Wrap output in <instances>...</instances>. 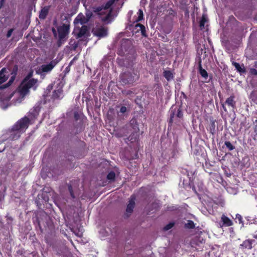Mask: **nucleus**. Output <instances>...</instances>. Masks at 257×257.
Masks as SVG:
<instances>
[{"label":"nucleus","instance_id":"f257e3e1","mask_svg":"<svg viewBox=\"0 0 257 257\" xmlns=\"http://www.w3.org/2000/svg\"><path fill=\"white\" fill-rule=\"evenodd\" d=\"M30 122V119L26 116L18 120L9 130L11 134L9 139L11 140L18 139L20 137L21 134L24 133L28 128Z\"/></svg>","mask_w":257,"mask_h":257},{"label":"nucleus","instance_id":"f03ea898","mask_svg":"<svg viewBox=\"0 0 257 257\" xmlns=\"http://www.w3.org/2000/svg\"><path fill=\"white\" fill-rule=\"evenodd\" d=\"M70 26L69 24H63L62 25L57 27L58 40L57 46L58 47H60L67 41L70 32Z\"/></svg>","mask_w":257,"mask_h":257},{"label":"nucleus","instance_id":"7ed1b4c3","mask_svg":"<svg viewBox=\"0 0 257 257\" xmlns=\"http://www.w3.org/2000/svg\"><path fill=\"white\" fill-rule=\"evenodd\" d=\"M139 78V74L134 72H124L120 76V82L123 85L133 84Z\"/></svg>","mask_w":257,"mask_h":257},{"label":"nucleus","instance_id":"20e7f679","mask_svg":"<svg viewBox=\"0 0 257 257\" xmlns=\"http://www.w3.org/2000/svg\"><path fill=\"white\" fill-rule=\"evenodd\" d=\"M37 82L38 80L34 78L26 81L25 82L24 80H22L19 87V92L21 95L25 96L28 94L30 92L29 89L34 86Z\"/></svg>","mask_w":257,"mask_h":257},{"label":"nucleus","instance_id":"39448f33","mask_svg":"<svg viewBox=\"0 0 257 257\" xmlns=\"http://www.w3.org/2000/svg\"><path fill=\"white\" fill-rule=\"evenodd\" d=\"M60 60L58 58L52 60L49 64H43L41 66V70L42 72H49L59 63Z\"/></svg>","mask_w":257,"mask_h":257},{"label":"nucleus","instance_id":"423d86ee","mask_svg":"<svg viewBox=\"0 0 257 257\" xmlns=\"http://www.w3.org/2000/svg\"><path fill=\"white\" fill-rule=\"evenodd\" d=\"M135 200L136 196L134 195H132L126 209V213L128 214L127 216H129L134 211L135 206Z\"/></svg>","mask_w":257,"mask_h":257},{"label":"nucleus","instance_id":"0eeeda50","mask_svg":"<svg viewBox=\"0 0 257 257\" xmlns=\"http://www.w3.org/2000/svg\"><path fill=\"white\" fill-rule=\"evenodd\" d=\"M85 15L86 18H85L83 15L80 17V15H79L75 19V21L77 20L79 21L81 24L86 23L92 17L93 13L90 11H87L85 13Z\"/></svg>","mask_w":257,"mask_h":257},{"label":"nucleus","instance_id":"6e6552de","mask_svg":"<svg viewBox=\"0 0 257 257\" xmlns=\"http://www.w3.org/2000/svg\"><path fill=\"white\" fill-rule=\"evenodd\" d=\"M94 36L101 38L106 37L107 35V30L104 27H100L96 28L93 32Z\"/></svg>","mask_w":257,"mask_h":257},{"label":"nucleus","instance_id":"1a4fd4ad","mask_svg":"<svg viewBox=\"0 0 257 257\" xmlns=\"http://www.w3.org/2000/svg\"><path fill=\"white\" fill-rule=\"evenodd\" d=\"M255 240L254 239H246L243 241V242L240 244L239 247L241 249H247L250 250L252 249L253 244H254Z\"/></svg>","mask_w":257,"mask_h":257},{"label":"nucleus","instance_id":"9d476101","mask_svg":"<svg viewBox=\"0 0 257 257\" xmlns=\"http://www.w3.org/2000/svg\"><path fill=\"white\" fill-rule=\"evenodd\" d=\"M18 66L17 65L15 66L13 69L12 74H14L10 78L8 82L5 84L3 85V87L2 88H7L9 86H10L13 82H14V80L15 79L16 75L17 74V72L18 71Z\"/></svg>","mask_w":257,"mask_h":257},{"label":"nucleus","instance_id":"9b49d317","mask_svg":"<svg viewBox=\"0 0 257 257\" xmlns=\"http://www.w3.org/2000/svg\"><path fill=\"white\" fill-rule=\"evenodd\" d=\"M50 8V6H45L41 10L39 15L40 19L44 20L46 18L48 15Z\"/></svg>","mask_w":257,"mask_h":257},{"label":"nucleus","instance_id":"f8f14e48","mask_svg":"<svg viewBox=\"0 0 257 257\" xmlns=\"http://www.w3.org/2000/svg\"><path fill=\"white\" fill-rule=\"evenodd\" d=\"M221 221L222 223V226L228 227L233 225L232 221L224 214L221 216Z\"/></svg>","mask_w":257,"mask_h":257},{"label":"nucleus","instance_id":"ddd939ff","mask_svg":"<svg viewBox=\"0 0 257 257\" xmlns=\"http://www.w3.org/2000/svg\"><path fill=\"white\" fill-rule=\"evenodd\" d=\"M88 29L87 26H82L80 29L78 30V32L76 34V38L79 39L86 35Z\"/></svg>","mask_w":257,"mask_h":257},{"label":"nucleus","instance_id":"4468645a","mask_svg":"<svg viewBox=\"0 0 257 257\" xmlns=\"http://www.w3.org/2000/svg\"><path fill=\"white\" fill-rule=\"evenodd\" d=\"M135 29L136 30V32H141L142 35L144 37H147V34L146 31L145 27L141 24H136L135 25Z\"/></svg>","mask_w":257,"mask_h":257},{"label":"nucleus","instance_id":"2eb2a0df","mask_svg":"<svg viewBox=\"0 0 257 257\" xmlns=\"http://www.w3.org/2000/svg\"><path fill=\"white\" fill-rule=\"evenodd\" d=\"M6 69L5 68H3L0 71V89H4L5 88H2L3 87V85L2 84L4 82H5L7 80V77L4 74V73L6 72Z\"/></svg>","mask_w":257,"mask_h":257},{"label":"nucleus","instance_id":"dca6fc26","mask_svg":"<svg viewBox=\"0 0 257 257\" xmlns=\"http://www.w3.org/2000/svg\"><path fill=\"white\" fill-rule=\"evenodd\" d=\"M139 135L138 134V132H134L132 133V134L127 138V140L128 142L131 143H135L138 141L139 139Z\"/></svg>","mask_w":257,"mask_h":257},{"label":"nucleus","instance_id":"f3484780","mask_svg":"<svg viewBox=\"0 0 257 257\" xmlns=\"http://www.w3.org/2000/svg\"><path fill=\"white\" fill-rule=\"evenodd\" d=\"M130 125L134 130V132H139V124L136 118H133L130 121Z\"/></svg>","mask_w":257,"mask_h":257},{"label":"nucleus","instance_id":"a211bd4d","mask_svg":"<svg viewBox=\"0 0 257 257\" xmlns=\"http://www.w3.org/2000/svg\"><path fill=\"white\" fill-rule=\"evenodd\" d=\"M63 93V90L61 89H58L55 90L52 93V98L53 99H59L61 95Z\"/></svg>","mask_w":257,"mask_h":257},{"label":"nucleus","instance_id":"6ab92c4d","mask_svg":"<svg viewBox=\"0 0 257 257\" xmlns=\"http://www.w3.org/2000/svg\"><path fill=\"white\" fill-rule=\"evenodd\" d=\"M163 76L168 81L172 80L174 78L173 73L170 70H165L163 72Z\"/></svg>","mask_w":257,"mask_h":257},{"label":"nucleus","instance_id":"aec40b11","mask_svg":"<svg viewBox=\"0 0 257 257\" xmlns=\"http://www.w3.org/2000/svg\"><path fill=\"white\" fill-rule=\"evenodd\" d=\"M208 19L207 16L206 15H203L201 18V20L199 22V27L200 29L202 30L205 28V24L207 22Z\"/></svg>","mask_w":257,"mask_h":257},{"label":"nucleus","instance_id":"412c9836","mask_svg":"<svg viewBox=\"0 0 257 257\" xmlns=\"http://www.w3.org/2000/svg\"><path fill=\"white\" fill-rule=\"evenodd\" d=\"M225 103L228 106L232 107L233 108L235 106V101L234 100V96H231L225 101Z\"/></svg>","mask_w":257,"mask_h":257},{"label":"nucleus","instance_id":"4be33fe9","mask_svg":"<svg viewBox=\"0 0 257 257\" xmlns=\"http://www.w3.org/2000/svg\"><path fill=\"white\" fill-rule=\"evenodd\" d=\"M176 118V107H172L170 110V122L173 121L174 119Z\"/></svg>","mask_w":257,"mask_h":257},{"label":"nucleus","instance_id":"5701e85b","mask_svg":"<svg viewBox=\"0 0 257 257\" xmlns=\"http://www.w3.org/2000/svg\"><path fill=\"white\" fill-rule=\"evenodd\" d=\"M232 64L235 67V69L240 73H244L245 72V70L243 66L242 67L239 63L234 62H232Z\"/></svg>","mask_w":257,"mask_h":257},{"label":"nucleus","instance_id":"b1692460","mask_svg":"<svg viewBox=\"0 0 257 257\" xmlns=\"http://www.w3.org/2000/svg\"><path fill=\"white\" fill-rule=\"evenodd\" d=\"M199 73H200V75L202 76V77L206 79L208 77V73L205 69L202 68L201 64V61H200L199 63Z\"/></svg>","mask_w":257,"mask_h":257},{"label":"nucleus","instance_id":"393cba45","mask_svg":"<svg viewBox=\"0 0 257 257\" xmlns=\"http://www.w3.org/2000/svg\"><path fill=\"white\" fill-rule=\"evenodd\" d=\"M102 10H104V9L103 8V6H102L93 8V12L99 16L102 15L103 14V13L101 12Z\"/></svg>","mask_w":257,"mask_h":257},{"label":"nucleus","instance_id":"a878e982","mask_svg":"<svg viewBox=\"0 0 257 257\" xmlns=\"http://www.w3.org/2000/svg\"><path fill=\"white\" fill-rule=\"evenodd\" d=\"M115 0H109L104 5H102L104 10H107L110 8L111 6L114 3Z\"/></svg>","mask_w":257,"mask_h":257},{"label":"nucleus","instance_id":"bb28decb","mask_svg":"<svg viewBox=\"0 0 257 257\" xmlns=\"http://www.w3.org/2000/svg\"><path fill=\"white\" fill-rule=\"evenodd\" d=\"M137 15H138V17L136 18V19L135 20V21L136 22H140L143 19V18H144L143 11L141 9H140L137 13Z\"/></svg>","mask_w":257,"mask_h":257},{"label":"nucleus","instance_id":"cd10ccee","mask_svg":"<svg viewBox=\"0 0 257 257\" xmlns=\"http://www.w3.org/2000/svg\"><path fill=\"white\" fill-rule=\"evenodd\" d=\"M107 179L110 181H114L115 178V174L113 171L110 172L107 175Z\"/></svg>","mask_w":257,"mask_h":257},{"label":"nucleus","instance_id":"c85d7f7f","mask_svg":"<svg viewBox=\"0 0 257 257\" xmlns=\"http://www.w3.org/2000/svg\"><path fill=\"white\" fill-rule=\"evenodd\" d=\"M69 45H71L72 49L74 51L76 50L78 46V44L75 41L71 39L69 42Z\"/></svg>","mask_w":257,"mask_h":257},{"label":"nucleus","instance_id":"c756f323","mask_svg":"<svg viewBox=\"0 0 257 257\" xmlns=\"http://www.w3.org/2000/svg\"><path fill=\"white\" fill-rule=\"evenodd\" d=\"M185 227L187 228H194L195 227V224L193 221L188 220L187 222L185 224Z\"/></svg>","mask_w":257,"mask_h":257},{"label":"nucleus","instance_id":"7c9ffc66","mask_svg":"<svg viewBox=\"0 0 257 257\" xmlns=\"http://www.w3.org/2000/svg\"><path fill=\"white\" fill-rule=\"evenodd\" d=\"M176 118H180L183 116V113H182L181 110L179 108L176 107Z\"/></svg>","mask_w":257,"mask_h":257},{"label":"nucleus","instance_id":"2f4dec72","mask_svg":"<svg viewBox=\"0 0 257 257\" xmlns=\"http://www.w3.org/2000/svg\"><path fill=\"white\" fill-rule=\"evenodd\" d=\"M224 145L229 149V151H232L234 149V147L229 141L225 142Z\"/></svg>","mask_w":257,"mask_h":257},{"label":"nucleus","instance_id":"473e14b6","mask_svg":"<svg viewBox=\"0 0 257 257\" xmlns=\"http://www.w3.org/2000/svg\"><path fill=\"white\" fill-rule=\"evenodd\" d=\"M33 71H30L28 74L26 76V77L24 78L23 80H24V82L26 81L31 80L32 78L31 77L33 76Z\"/></svg>","mask_w":257,"mask_h":257},{"label":"nucleus","instance_id":"72a5a7b5","mask_svg":"<svg viewBox=\"0 0 257 257\" xmlns=\"http://www.w3.org/2000/svg\"><path fill=\"white\" fill-rule=\"evenodd\" d=\"M235 219L238 220V222L239 224H241L243 226V221L241 215L236 214Z\"/></svg>","mask_w":257,"mask_h":257},{"label":"nucleus","instance_id":"f704fd0d","mask_svg":"<svg viewBox=\"0 0 257 257\" xmlns=\"http://www.w3.org/2000/svg\"><path fill=\"white\" fill-rule=\"evenodd\" d=\"M174 222H170L167 225H166L165 226H164L163 229L166 231L170 229L171 228H172L174 226Z\"/></svg>","mask_w":257,"mask_h":257},{"label":"nucleus","instance_id":"c9c22d12","mask_svg":"<svg viewBox=\"0 0 257 257\" xmlns=\"http://www.w3.org/2000/svg\"><path fill=\"white\" fill-rule=\"evenodd\" d=\"M68 190H69V192L70 193V194L71 197L73 199L75 198L76 197L74 195V193L73 190V188L71 185H69L68 186Z\"/></svg>","mask_w":257,"mask_h":257},{"label":"nucleus","instance_id":"e433bc0d","mask_svg":"<svg viewBox=\"0 0 257 257\" xmlns=\"http://www.w3.org/2000/svg\"><path fill=\"white\" fill-rule=\"evenodd\" d=\"M127 111V108L124 106H122L120 108L119 111L118 112V115H119V113H121L122 114H124Z\"/></svg>","mask_w":257,"mask_h":257},{"label":"nucleus","instance_id":"4c0bfd02","mask_svg":"<svg viewBox=\"0 0 257 257\" xmlns=\"http://www.w3.org/2000/svg\"><path fill=\"white\" fill-rule=\"evenodd\" d=\"M74 117L75 120H78L80 119V115L78 112L75 111L74 113Z\"/></svg>","mask_w":257,"mask_h":257},{"label":"nucleus","instance_id":"58836bf2","mask_svg":"<svg viewBox=\"0 0 257 257\" xmlns=\"http://www.w3.org/2000/svg\"><path fill=\"white\" fill-rule=\"evenodd\" d=\"M122 92L123 94H124L125 95H131V96L132 94H134V93L130 90H127V91H122Z\"/></svg>","mask_w":257,"mask_h":257},{"label":"nucleus","instance_id":"ea45409f","mask_svg":"<svg viewBox=\"0 0 257 257\" xmlns=\"http://www.w3.org/2000/svg\"><path fill=\"white\" fill-rule=\"evenodd\" d=\"M249 72L252 75H257V70L254 68H250L249 70Z\"/></svg>","mask_w":257,"mask_h":257},{"label":"nucleus","instance_id":"a19ab883","mask_svg":"<svg viewBox=\"0 0 257 257\" xmlns=\"http://www.w3.org/2000/svg\"><path fill=\"white\" fill-rule=\"evenodd\" d=\"M13 29H10L8 31V33L7 34V38H10L11 35H12V34L13 33Z\"/></svg>","mask_w":257,"mask_h":257},{"label":"nucleus","instance_id":"79ce46f5","mask_svg":"<svg viewBox=\"0 0 257 257\" xmlns=\"http://www.w3.org/2000/svg\"><path fill=\"white\" fill-rule=\"evenodd\" d=\"M172 27L171 25H169L168 27L167 30L165 32L166 34H169L171 31Z\"/></svg>","mask_w":257,"mask_h":257},{"label":"nucleus","instance_id":"37998d69","mask_svg":"<svg viewBox=\"0 0 257 257\" xmlns=\"http://www.w3.org/2000/svg\"><path fill=\"white\" fill-rule=\"evenodd\" d=\"M52 31L54 34V36H55V37H56L57 35L56 30L55 29V28H52Z\"/></svg>","mask_w":257,"mask_h":257},{"label":"nucleus","instance_id":"c03bdc74","mask_svg":"<svg viewBox=\"0 0 257 257\" xmlns=\"http://www.w3.org/2000/svg\"><path fill=\"white\" fill-rule=\"evenodd\" d=\"M253 238L256 239L254 244H257V231H256L253 235Z\"/></svg>","mask_w":257,"mask_h":257},{"label":"nucleus","instance_id":"a18cd8bd","mask_svg":"<svg viewBox=\"0 0 257 257\" xmlns=\"http://www.w3.org/2000/svg\"><path fill=\"white\" fill-rule=\"evenodd\" d=\"M167 40V38H165L164 37H162V41H166Z\"/></svg>","mask_w":257,"mask_h":257},{"label":"nucleus","instance_id":"49530a36","mask_svg":"<svg viewBox=\"0 0 257 257\" xmlns=\"http://www.w3.org/2000/svg\"><path fill=\"white\" fill-rule=\"evenodd\" d=\"M222 108H223V109H224V110L225 111H227L226 108V107H225V106H224V104H222Z\"/></svg>","mask_w":257,"mask_h":257},{"label":"nucleus","instance_id":"de8ad7c7","mask_svg":"<svg viewBox=\"0 0 257 257\" xmlns=\"http://www.w3.org/2000/svg\"><path fill=\"white\" fill-rule=\"evenodd\" d=\"M155 81H156L157 82H159V78H158V77H156V76H155Z\"/></svg>","mask_w":257,"mask_h":257},{"label":"nucleus","instance_id":"09e8293b","mask_svg":"<svg viewBox=\"0 0 257 257\" xmlns=\"http://www.w3.org/2000/svg\"><path fill=\"white\" fill-rule=\"evenodd\" d=\"M162 51H163V50H162ZM163 52L164 53H167L169 52V50L166 49V51H163Z\"/></svg>","mask_w":257,"mask_h":257},{"label":"nucleus","instance_id":"8fccbe9b","mask_svg":"<svg viewBox=\"0 0 257 257\" xmlns=\"http://www.w3.org/2000/svg\"><path fill=\"white\" fill-rule=\"evenodd\" d=\"M4 1H5V0H1V6L3 5Z\"/></svg>","mask_w":257,"mask_h":257},{"label":"nucleus","instance_id":"3c124183","mask_svg":"<svg viewBox=\"0 0 257 257\" xmlns=\"http://www.w3.org/2000/svg\"><path fill=\"white\" fill-rule=\"evenodd\" d=\"M113 111V109H110L109 110V112H112V111Z\"/></svg>","mask_w":257,"mask_h":257},{"label":"nucleus","instance_id":"603ef678","mask_svg":"<svg viewBox=\"0 0 257 257\" xmlns=\"http://www.w3.org/2000/svg\"><path fill=\"white\" fill-rule=\"evenodd\" d=\"M5 149L1 150L0 149V153L3 152L4 151Z\"/></svg>","mask_w":257,"mask_h":257},{"label":"nucleus","instance_id":"864d4df0","mask_svg":"<svg viewBox=\"0 0 257 257\" xmlns=\"http://www.w3.org/2000/svg\"><path fill=\"white\" fill-rule=\"evenodd\" d=\"M110 15V14H108V16H107V18L108 17V16Z\"/></svg>","mask_w":257,"mask_h":257}]
</instances>
